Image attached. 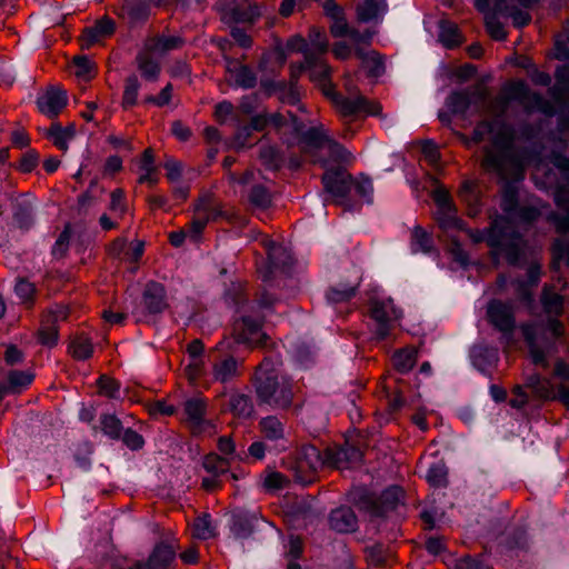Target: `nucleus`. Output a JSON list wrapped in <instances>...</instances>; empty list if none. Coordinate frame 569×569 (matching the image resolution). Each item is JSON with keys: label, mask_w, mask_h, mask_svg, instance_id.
Instances as JSON below:
<instances>
[{"label": "nucleus", "mask_w": 569, "mask_h": 569, "mask_svg": "<svg viewBox=\"0 0 569 569\" xmlns=\"http://www.w3.org/2000/svg\"><path fill=\"white\" fill-rule=\"evenodd\" d=\"M252 386L259 406L274 410H289L293 403V382L288 376L279 375L276 369L258 368Z\"/></svg>", "instance_id": "f257e3e1"}, {"label": "nucleus", "mask_w": 569, "mask_h": 569, "mask_svg": "<svg viewBox=\"0 0 569 569\" xmlns=\"http://www.w3.org/2000/svg\"><path fill=\"white\" fill-rule=\"evenodd\" d=\"M406 492L399 485H390L379 496L365 487H358L349 495L350 502L370 517V521L385 520L389 512L405 505Z\"/></svg>", "instance_id": "f03ea898"}, {"label": "nucleus", "mask_w": 569, "mask_h": 569, "mask_svg": "<svg viewBox=\"0 0 569 569\" xmlns=\"http://www.w3.org/2000/svg\"><path fill=\"white\" fill-rule=\"evenodd\" d=\"M495 233L489 240L492 259L498 261L500 256H505L508 264L512 267L522 266L526 261L523 236L509 226L507 219H505L502 227H495Z\"/></svg>", "instance_id": "7ed1b4c3"}, {"label": "nucleus", "mask_w": 569, "mask_h": 569, "mask_svg": "<svg viewBox=\"0 0 569 569\" xmlns=\"http://www.w3.org/2000/svg\"><path fill=\"white\" fill-rule=\"evenodd\" d=\"M236 313L239 315L233 321L236 342L253 347L267 346L269 336L263 330L266 315L252 312L246 308Z\"/></svg>", "instance_id": "20e7f679"}, {"label": "nucleus", "mask_w": 569, "mask_h": 569, "mask_svg": "<svg viewBox=\"0 0 569 569\" xmlns=\"http://www.w3.org/2000/svg\"><path fill=\"white\" fill-rule=\"evenodd\" d=\"M552 164L566 181L563 184H558L553 192V202L563 212L552 211L548 214V220L556 226L558 231L566 232L569 231V157L563 153H556L552 158Z\"/></svg>", "instance_id": "39448f33"}, {"label": "nucleus", "mask_w": 569, "mask_h": 569, "mask_svg": "<svg viewBox=\"0 0 569 569\" xmlns=\"http://www.w3.org/2000/svg\"><path fill=\"white\" fill-rule=\"evenodd\" d=\"M323 96L333 104L338 112L346 118L359 114L378 116L381 106L369 101L366 97L358 94L356 98H348L337 91L333 83L329 82L322 89Z\"/></svg>", "instance_id": "423d86ee"}, {"label": "nucleus", "mask_w": 569, "mask_h": 569, "mask_svg": "<svg viewBox=\"0 0 569 569\" xmlns=\"http://www.w3.org/2000/svg\"><path fill=\"white\" fill-rule=\"evenodd\" d=\"M500 207L506 213L505 219L519 221L525 224H532L540 218V210L535 206H522L519 200V189L512 181H506L501 190Z\"/></svg>", "instance_id": "0eeeda50"}, {"label": "nucleus", "mask_w": 569, "mask_h": 569, "mask_svg": "<svg viewBox=\"0 0 569 569\" xmlns=\"http://www.w3.org/2000/svg\"><path fill=\"white\" fill-rule=\"evenodd\" d=\"M223 299L226 305L233 308L234 311H240L246 308L252 312H259L266 316L267 312L272 311L274 303L278 301L272 293L266 290L260 293L257 300L250 301L243 287L234 282L224 289Z\"/></svg>", "instance_id": "6e6552de"}, {"label": "nucleus", "mask_w": 569, "mask_h": 569, "mask_svg": "<svg viewBox=\"0 0 569 569\" xmlns=\"http://www.w3.org/2000/svg\"><path fill=\"white\" fill-rule=\"evenodd\" d=\"M486 320L507 341L512 338L517 328L515 308L509 300L491 298L486 306Z\"/></svg>", "instance_id": "1a4fd4ad"}, {"label": "nucleus", "mask_w": 569, "mask_h": 569, "mask_svg": "<svg viewBox=\"0 0 569 569\" xmlns=\"http://www.w3.org/2000/svg\"><path fill=\"white\" fill-rule=\"evenodd\" d=\"M369 316L372 321L371 332L377 341H385L390 337L393 321L398 318L393 300L371 299L369 302Z\"/></svg>", "instance_id": "9d476101"}, {"label": "nucleus", "mask_w": 569, "mask_h": 569, "mask_svg": "<svg viewBox=\"0 0 569 569\" xmlns=\"http://www.w3.org/2000/svg\"><path fill=\"white\" fill-rule=\"evenodd\" d=\"M548 331L537 333L535 330L526 329L525 339L529 347L530 357L535 365H543L550 350L555 347V341L561 336V325L558 320L549 323Z\"/></svg>", "instance_id": "9b49d317"}, {"label": "nucleus", "mask_w": 569, "mask_h": 569, "mask_svg": "<svg viewBox=\"0 0 569 569\" xmlns=\"http://www.w3.org/2000/svg\"><path fill=\"white\" fill-rule=\"evenodd\" d=\"M150 0H122L113 7L112 12L129 31L143 28L152 14Z\"/></svg>", "instance_id": "f8f14e48"}, {"label": "nucleus", "mask_w": 569, "mask_h": 569, "mask_svg": "<svg viewBox=\"0 0 569 569\" xmlns=\"http://www.w3.org/2000/svg\"><path fill=\"white\" fill-rule=\"evenodd\" d=\"M177 551L172 545L161 540L157 542L146 560H137L131 566L123 567L120 561H114V569H172Z\"/></svg>", "instance_id": "ddd939ff"}, {"label": "nucleus", "mask_w": 569, "mask_h": 569, "mask_svg": "<svg viewBox=\"0 0 569 569\" xmlns=\"http://www.w3.org/2000/svg\"><path fill=\"white\" fill-rule=\"evenodd\" d=\"M267 261L260 268L261 279L263 283H270L276 271L289 273L293 267V258L291 253L281 244L270 240L266 247Z\"/></svg>", "instance_id": "4468645a"}, {"label": "nucleus", "mask_w": 569, "mask_h": 569, "mask_svg": "<svg viewBox=\"0 0 569 569\" xmlns=\"http://www.w3.org/2000/svg\"><path fill=\"white\" fill-rule=\"evenodd\" d=\"M323 190L337 201L346 198L353 187V177L342 167L328 168L321 176Z\"/></svg>", "instance_id": "2eb2a0df"}, {"label": "nucleus", "mask_w": 569, "mask_h": 569, "mask_svg": "<svg viewBox=\"0 0 569 569\" xmlns=\"http://www.w3.org/2000/svg\"><path fill=\"white\" fill-rule=\"evenodd\" d=\"M258 520L254 511L236 508L229 515L228 526L234 539L247 540L257 530Z\"/></svg>", "instance_id": "dca6fc26"}, {"label": "nucleus", "mask_w": 569, "mask_h": 569, "mask_svg": "<svg viewBox=\"0 0 569 569\" xmlns=\"http://www.w3.org/2000/svg\"><path fill=\"white\" fill-rule=\"evenodd\" d=\"M183 411L193 436L198 437L214 429L213 422L206 419V403L201 399L186 400Z\"/></svg>", "instance_id": "f3484780"}, {"label": "nucleus", "mask_w": 569, "mask_h": 569, "mask_svg": "<svg viewBox=\"0 0 569 569\" xmlns=\"http://www.w3.org/2000/svg\"><path fill=\"white\" fill-rule=\"evenodd\" d=\"M142 305L148 316H159L168 307L167 289L161 282L149 280L142 292Z\"/></svg>", "instance_id": "a211bd4d"}, {"label": "nucleus", "mask_w": 569, "mask_h": 569, "mask_svg": "<svg viewBox=\"0 0 569 569\" xmlns=\"http://www.w3.org/2000/svg\"><path fill=\"white\" fill-rule=\"evenodd\" d=\"M508 99L525 104L528 113L533 110L543 111L547 106L546 99L539 92L532 91L529 86L519 80L507 89Z\"/></svg>", "instance_id": "6ab92c4d"}, {"label": "nucleus", "mask_w": 569, "mask_h": 569, "mask_svg": "<svg viewBox=\"0 0 569 569\" xmlns=\"http://www.w3.org/2000/svg\"><path fill=\"white\" fill-rule=\"evenodd\" d=\"M36 103L39 112L53 119L68 104V94L66 90L51 86L37 98Z\"/></svg>", "instance_id": "aec40b11"}, {"label": "nucleus", "mask_w": 569, "mask_h": 569, "mask_svg": "<svg viewBox=\"0 0 569 569\" xmlns=\"http://www.w3.org/2000/svg\"><path fill=\"white\" fill-rule=\"evenodd\" d=\"M472 366L485 377L491 378V369L498 365L499 350L488 345H475L469 353Z\"/></svg>", "instance_id": "412c9836"}, {"label": "nucleus", "mask_w": 569, "mask_h": 569, "mask_svg": "<svg viewBox=\"0 0 569 569\" xmlns=\"http://www.w3.org/2000/svg\"><path fill=\"white\" fill-rule=\"evenodd\" d=\"M328 525L337 533H352L358 530V517L351 507L342 505L329 512Z\"/></svg>", "instance_id": "4be33fe9"}, {"label": "nucleus", "mask_w": 569, "mask_h": 569, "mask_svg": "<svg viewBox=\"0 0 569 569\" xmlns=\"http://www.w3.org/2000/svg\"><path fill=\"white\" fill-rule=\"evenodd\" d=\"M222 410L229 411L239 420H251L256 415L252 398L249 395L240 392L232 393Z\"/></svg>", "instance_id": "5701e85b"}, {"label": "nucleus", "mask_w": 569, "mask_h": 569, "mask_svg": "<svg viewBox=\"0 0 569 569\" xmlns=\"http://www.w3.org/2000/svg\"><path fill=\"white\" fill-rule=\"evenodd\" d=\"M38 342L49 349L59 342L58 316L53 310H48L41 318V326L37 331Z\"/></svg>", "instance_id": "b1692460"}, {"label": "nucleus", "mask_w": 569, "mask_h": 569, "mask_svg": "<svg viewBox=\"0 0 569 569\" xmlns=\"http://www.w3.org/2000/svg\"><path fill=\"white\" fill-rule=\"evenodd\" d=\"M388 9L387 1L362 0L356 8L357 20L360 23H381Z\"/></svg>", "instance_id": "393cba45"}, {"label": "nucleus", "mask_w": 569, "mask_h": 569, "mask_svg": "<svg viewBox=\"0 0 569 569\" xmlns=\"http://www.w3.org/2000/svg\"><path fill=\"white\" fill-rule=\"evenodd\" d=\"M477 92L470 89H453L445 100V107L456 116L465 117L475 103Z\"/></svg>", "instance_id": "a878e982"}, {"label": "nucleus", "mask_w": 569, "mask_h": 569, "mask_svg": "<svg viewBox=\"0 0 569 569\" xmlns=\"http://www.w3.org/2000/svg\"><path fill=\"white\" fill-rule=\"evenodd\" d=\"M288 352L295 363L301 369H309L315 365V347L302 339H296L289 343Z\"/></svg>", "instance_id": "bb28decb"}, {"label": "nucleus", "mask_w": 569, "mask_h": 569, "mask_svg": "<svg viewBox=\"0 0 569 569\" xmlns=\"http://www.w3.org/2000/svg\"><path fill=\"white\" fill-rule=\"evenodd\" d=\"M34 380V375L24 370H10L7 375V381L0 383V390L3 397L7 395H19L26 390Z\"/></svg>", "instance_id": "cd10ccee"}, {"label": "nucleus", "mask_w": 569, "mask_h": 569, "mask_svg": "<svg viewBox=\"0 0 569 569\" xmlns=\"http://www.w3.org/2000/svg\"><path fill=\"white\" fill-rule=\"evenodd\" d=\"M509 6L506 0H495L493 12L485 17V26L487 32L496 41H503L507 38V32L503 24L498 19V13H506Z\"/></svg>", "instance_id": "c85d7f7f"}, {"label": "nucleus", "mask_w": 569, "mask_h": 569, "mask_svg": "<svg viewBox=\"0 0 569 569\" xmlns=\"http://www.w3.org/2000/svg\"><path fill=\"white\" fill-rule=\"evenodd\" d=\"M287 60L288 52L284 48V43L281 38L276 37L272 47L261 54L258 61V69L259 71L267 72L272 61L281 68L286 64Z\"/></svg>", "instance_id": "c756f323"}, {"label": "nucleus", "mask_w": 569, "mask_h": 569, "mask_svg": "<svg viewBox=\"0 0 569 569\" xmlns=\"http://www.w3.org/2000/svg\"><path fill=\"white\" fill-rule=\"evenodd\" d=\"M239 360L227 355L216 360L212 365V375L216 381L227 383L239 375Z\"/></svg>", "instance_id": "7c9ffc66"}, {"label": "nucleus", "mask_w": 569, "mask_h": 569, "mask_svg": "<svg viewBox=\"0 0 569 569\" xmlns=\"http://www.w3.org/2000/svg\"><path fill=\"white\" fill-rule=\"evenodd\" d=\"M92 430H100L103 436L113 441H119L124 430L122 421L114 415L104 412L99 417V425H93Z\"/></svg>", "instance_id": "2f4dec72"}, {"label": "nucleus", "mask_w": 569, "mask_h": 569, "mask_svg": "<svg viewBox=\"0 0 569 569\" xmlns=\"http://www.w3.org/2000/svg\"><path fill=\"white\" fill-rule=\"evenodd\" d=\"M134 63L146 81L154 82L159 79L161 64L149 53L139 51L136 54Z\"/></svg>", "instance_id": "473e14b6"}, {"label": "nucleus", "mask_w": 569, "mask_h": 569, "mask_svg": "<svg viewBox=\"0 0 569 569\" xmlns=\"http://www.w3.org/2000/svg\"><path fill=\"white\" fill-rule=\"evenodd\" d=\"M12 218L17 228L28 231L34 224V208L30 201H17L12 206Z\"/></svg>", "instance_id": "72a5a7b5"}, {"label": "nucleus", "mask_w": 569, "mask_h": 569, "mask_svg": "<svg viewBox=\"0 0 569 569\" xmlns=\"http://www.w3.org/2000/svg\"><path fill=\"white\" fill-rule=\"evenodd\" d=\"M194 211L203 213V219L210 221H217L227 218V213L223 209L213 203L210 194H202L194 203Z\"/></svg>", "instance_id": "f704fd0d"}, {"label": "nucleus", "mask_w": 569, "mask_h": 569, "mask_svg": "<svg viewBox=\"0 0 569 569\" xmlns=\"http://www.w3.org/2000/svg\"><path fill=\"white\" fill-rule=\"evenodd\" d=\"M259 429L267 440L278 441L284 438V425L277 416L261 418Z\"/></svg>", "instance_id": "c9c22d12"}, {"label": "nucleus", "mask_w": 569, "mask_h": 569, "mask_svg": "<svg viewBox=\"0 0 569 569\" xmlns=\"http://www.w3.org/2000/svg\"><path fill=\"white\" fill-rule=\"evenodd\" d=\"M439 41L446 49H455L460 46V31L458 27L448 20H441L439 22Z\"/></svg>", "instance_id": "e433bc0d"}, {"label": "nucleus", "mask_w": 569, "mask_h": 569, "mask_svg": "<svg viewBox=\"0 0 569 569\" xmlns=\"http://www.w3.org/2000/svg\"><path fill=\"white\" fill-rule=\"evenodd\" d=\"M503 546L510 551H526L529 548L528 531L525 526H516L503 540Z\"/></svg>", "instance_id": "4c0bfd02"}, {"label": "nucleus", "mask_w": 569, "mask_h": 569, "mask_svg": "<svg viewBox=\"0 0 569 569\" xmlns=\"http://www.w3.org/2000/svg\"><path fill=\"white\" fill-rule=\"evenodd\" d=\"M410 247L413 253L421 251L429 254L435 250L432 236L421 226H416L411 232Z\"/></svg>", "instance_id": "58836bf2"}, {"label": "nucleus", "mask_w": 569, "mask_h": 569, "mask_svg": "<svg viewBox=\"0 0 569 569\" xmlns=\"http://www.w3.org/2000/svg\"><path fill=\"white\" fill-rule=\"evenodd\" d=\"M228 458H223L214 452L204 456L202 461L203 469L213 477H221L230 473Z\"/></svg>", "instance_id": "ea45409f"}, {"label": "nucleus", "mask_w": 569, "mask_h": 569, "mask_svg": "<svg viewBox=\"0 0 569 569\" xmlns=\"http://www.w3.org/2000/svg\"><path fill=\"white\" fill-rule=\"evenodd\" d=\"M186 44V39L180 36L160 34L154 38L153 44L149 48L151 52L164 54L172 50H178Z\"/></svg>", "instance_id": "a19ab883"}, {"label": "nucleus", "mask_w": 569, "mask_h": 569, "mask_svg": "<svg viewBox=\"0 0 569 569\" xmlns=\"http://www.w3.org/2000/svg\"><path fill=\"white\" fill-rule=\"evenodd\" d=\"M259 158L268 170L277 171L282 167V153L274 144L261 146Z\"/></svg>", "instance_id": "79ce46f5"}, {"label": "nucleus", "mask_w": 569, "mask_h": 569, "mask_svg": "<svg viewBox=\"0 0 569 569\" xmlns=\"http://www.w3.org/2000/svg\"><path fill=\"white\" fill-rule=\"evenodd\" d=\"M233 73L234 83L237 87L249 90L256 88L258 77L256 72L248 64H239L234 69H229Z\"/></svg>", "instance_id": "37998d69"}, {"label": "nucleus", "mask_w": 569, "mask_h": 569, "mask_svg": "<svg viewBox=\"0 0 569 569\" xmlns=\"http://www.w3.org/2000/svg\"><path fill=\"white\" fill-rule=\"evenodd\" d=\"M428 483L433 488H447L448 468L445 462H433L429 466L426 475Z\"/></svg>", "instance_id": "c03bdc74"}, {"label": "nucleus", "mask_w": 569, "mask_h": 569, "mask_svg": "<svg viewBox=\"0 0 569 569\" xmlns=\"http://www.w3.org/2000/svg\"><path fill=\"white\" fill-rule=\"evenodd\" d=\"M358 286L340 283L336 287H330L326 292V299L329 303L336 305L351 300L357 293Z\"/></svg>", "instance_id": "a18cd8bd"}, {"label": "nucleus", "mask_w": 569, "mask_h": 569, "mask_svg": "<svg viewBox=\"0 0 569 569\" xmlns=\"http://www.w3.org/2000/svg\"><path fill=\"white\" fill-rule=\"evenodd\" d=\"M141 83L136 73L129 74L124 80V90L122 94V107L128 110L138 103V92Z\"/></svg>", "instance_id": "49530a36"}, {"label": "nucleus", "mask_w": 569, "mask_h": 569, "mask_svg": "<svg viewBox=\"0 0 569 569\" xmlns=\"http://www.w3.org/2000/svg\"><path fill=\"white\" fill-rule=\"evenodd\" d=\"M417 360L416 351L408 349H400L392 356V366L400 375H406L411 371Z\"/></svg>", "instance_id": "de8ad7c7"}, {"label": "nucleus", "mask_w": 569, "mask_h": 569, "mask_svg": "<svg viewBox=\"0 0 569 569\" xmlns=\"http://www.w3.org/2000/svg\"><path fill=\"white\" fill-rule=\"evenodd\" d=\"M458 210L441 211L437 213V221L439 228L447 230H467V222L459 218L457 214Z\"/></svg>", "instance_id": "09e8293b"}, {"label": "nucleus", "mask_w": 569, "mask_h": 569, "mask_svg": "<svg viewBox=\"0 0 569 569\" xmlns=\"http://www.w3.org/2000/svg\"><path fill=\"white\" fill-rule=\"evenodd\" d=\"M249 202L259 209H268L272 203L270 190L261 183H256L250 188Z\"/></svg>", "instance_id": "8fccbe9b"}, {"label": "nucleus", "mask_w": 569, "mask_h": 569, "mask_svg": "<svg viewBox=\"0 0 569 569\" xmlns=\"http://www.w3.org/2000/svg\"><path fill=\"white\" fill-rule=\"evenodd\" d=\"M193 533L198 539L208 540L217 536V529L212 526L210 513H202L193 522Z\"/></svg>", "instance_id": "3c124183"}, {"label": "nucleus", "mask_w": 569, "mask_h": 569, "mask_svg": "<svg viewBox=\"0 0 569 569\" xmlns=\"http://www.w3.org/2000/svg\"><path fill=\"white\" fill-rule=\"evenodd\" d=\"M448 251L452 261L458 263L462 270L467 271L475 264L457 237L451 239Z\"/></svg>", "instance_id": "603ef678"}, {"label": "nucleus", "mask_w": 569, "mask_h": 569, "mask_svg": "<svg viewBox=\"0 0 569 569\" xmlns=\"http://www.w3.org/2000/svg\"><path fill=\"white\" fill-rule=\"evenodd\" d=\"M327 142H330V138L318 127L308 128L300 139V143L312 149H321Z\"/></svg>", "instance_id": "864d4df0"}, {"label": "nucleus", "mask_w": 569, "mask_h": 569, "mask_svg": "<svg viewBox=\"0 0 569 569\" xmlns=\"http://www.w3.org/2000/svg\"><path fill=\"white\" fill-rule=\"evenodd\" d=\"M503 222H505V218L498 217L490 223V226L488 228H485L482 230H473V229H470L467 227V230H463V231L468 233V236L470 237V239L472 240L473 243L486 242L487 246L489 247L490 237L492 234H496L495 227L496 226L502 227Z\"/></svg>", "instance_id": "5fc2aeb1"}, {"label": "nucleus", "mask_w": 569, "mask_h": 569, "mask_svg": "<svg viewBox=\"0 0 569 569\" xmlns=\"http://www.w3.org/2000/svg\"><path fill=\"white\" fill-rule=\"evenodd\" d=\"M300 458L313 471H317L325 462L321 451L313 445L302 446L300 450Z\"/></svg>", "instance_id": "6e6d98bb"}, {"label": "nucleus", "mask_w": 569, "mask_h": 569, "mask_svg": "<svg viewBox=\"0 0 569 569\" xmlns=\"http://www.w3.org/2000/svg\"><path fill=\"white\" fill-rule=\"evenodd\" d=\"M37 288L27 278H18L14 284V293L24 303L34 305Z\"/></svg>", "instance_id": "4d7b16f0"}, {"label": "nucleus", "mask_w": 569, "mask_h": 569, "mask_svg": "<svg viewBox=\"0 0 569 569\" xmlns=\"http://www.w3.org/2000/svg\"><path fill=\"white\" fill-rule=\"evenodd\" d=\"M72 357L79 361H86L93 355L94 347L90 338H80L71 342Z\"/></svg>", "instance_id": "13d9d810"}, {"label": "nucleus", "mask_w": 569, "mask_h": 569, "mask_svg": "<svg viewBox=\"0 0 569 569\" xmlns=\"http://www.w3.org/2000/svg\"><path fill=\"white\" fill-rule=\"evenodd\" d=\"M217 446H218L219 451L224 456L223 458H228V461L243 460L242 453H244V451L242 450L241 452H239L237 450V446L231 437H229V436L219 437Z\"/></svg>", "instance_id": "bf43d9fd"}, {"label": "nucleus", "mask_w": 569, "mask_h": 569, "mask_svg": "<svg viewBox=\"0 0 569 569\" xmlns=\"http://www.w3.org/2000/svg\"><path fill=\"white\" fill-rule=\"evenodd\" d=\"M120 440L131 451H139L146 445L143 436L130 427L124 428Z\"/></svg>", "instance_id": "052dcab7"}, {"label": "nucleus", "mask_w": 569, "mask_h": 569, "mask_svg": "<svg viewBox=\"0 0 569 569\" xmlns=\"http://www.w3.org/2000/svg\"><path fill=\"white\" fill-rule=\"evenodd\" d=\"M97 385L101 395L112 399L120 398V383L117 380L101 375L97 380Z\"/></svg>", "instance_id": "680f3d73"}, {"label": "nucleus", "mask_w": 569, "mask_h": 569, "mask_svg": "<svg viewBox=\"0 0 569 569\" xmlns=\"http://www.w3.org/2000/svg\"><path fill=\"white\" fill-rule=\"evenodd\" d=\"M71 239V229L70 226H66L64 229L58 236L54 244L52 246L51 253L56 258H62L67 254L69 250Z\"/></svg>", "instance_id": "e2e57ef3"}, {"label": "nucleus", "mask_w": 569, "mask_h": 569, "mask_svg": "<svg viewBox=\"0 0 569 569\" xmlns=\"http://www.w3.org/2000/svg\"><path fill=\"white\" fill-rule=\"evenodd\" d=\"M432 199L438 208V212L451 211L457 208L450 193L443 187H438L432 192Z\"/></svg>", "instance_id": "0e129e2a"}, {"label": "nucleus", "mask_w": 569, "mask_h": 569, "mask_svg": "<svg viewBox=\"0 0 569 569\" xmlns=\"http://www.w3.org/2000/svg\"><path fill=\"white\" fill-rule=\"evenodd\" d=\"M39 161V152L36 149H28L21 156L20 162L16 166V168L23 173H30L38 167Z\"/></svg>", "instance_id": "69168bd1"}, {"label": "nucleus", "mask_w": 569, "mask_h": 569, "mask_svg": "<svg viewBox=\"0 0 569 569\" xmlns=\"http://www.w3.org/2000/svg\"><path fill=\"white\" fill-rule=\"evenodd\" d=\"M46 136L52 140L59 150L63 152L68 150V138L62 133V126L59 122H53Z\"/></svg>", "instance_id": "338daca9"}, {"label": "nucleus", "mask_w": 569, "mask_h": 569, "mask_svg": "<svg viewBox=\"0 0 569 569\" xmlns=\"http://www.w3.org/2000/svg\"><path fill=\"white\" fill-rule=\"evenodd\" d=\"M556 84L552 90L558 92H566L569 90V64H561L555 71Z\"/></svg>", "instance_id": "774afa93"}]
</instances>
